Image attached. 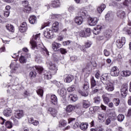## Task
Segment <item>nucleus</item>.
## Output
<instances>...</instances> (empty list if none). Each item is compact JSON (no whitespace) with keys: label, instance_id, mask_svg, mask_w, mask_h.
Returning <instances> with one entry per match:
<instances>
[{"label":"nucleus","instance_id":"1","mask_svg":"<svg viewBox=\"0 0 131 131\" xmlns=\"http://www.w3.org/2000/svg\"><path fill=\"white\" fill-rule=\"evenodd\" d=\"M40 36V34H36L35 36H33L32 39L30 41V43L32 46V50H34L35 48H37L38 49V52L40 53V56L41 58H46V57L49 56V51H48V50H47V48L46 47H37L36 45V42L35 40H36L37 38H39Z\"/></svg>","mask_w":131,"mask_h":131},{"label":"nucleus","instance_id":"2","mask_svg":"<svg viewBox=\"0 0 131 131\" xmlns=\"http://www.w3.org/2000/svg\"><path fill=\"white\" fill-rule=\"evenodd\" d=\"M88 8H84L80 10L78 13V16H76L74 18V21L77 25H81L83 22V18L82 17H86L89 15L88 12Z\"/></svg>","mask_w":131,"mask_h":131},{"label":"nucleus","instance_id":"3","mask_svg":"<svg viewBox=\"0 0 131 131\" xmlns=\"http://www.w3.org/2000/svg\"><path fill=\"white\" fill-rule=\"evenodd\" d=\"M101 80H103V82L102 81L103 84L105 85V90L107 91V92H113L114 91V85L112 82H107V80H109V76H108L107 74H104L103 77H101Z\"/></svg>","mask_w":131,"mask_h":131},{"label":"nucleus","instance_id":"4","mask_svg":"<svg viewBox=\"0 0 131 131\" xmlns=\"http://www.w3.org/2000/svg\"><path fill=\"white\" fill-rule=\"evenodd\" d=\"M49 68L50 70H51L52 73V74H56L57 73V71H58V67H57V66L52 61H49L47 63Z\"/></svg>","mask_w":131,"mask_h":131},{"label":"nucleus","instance_id":"5","mask_svg":"<svg viewBox=\"0 0 131 131\" xmlns=\"http://www.w3.org/2000/svg\"><path fill=\"white\" fill-rule=\"evenodd\" d=\"M128 89V85L127 84H123L121 89V94L123 98L126 97V94H127Z\"/></svg>","mask_w":131,"mask_h":131},{"label":"nucleus","instance_id":"6","mask_svg":"<svg viewBox=\"0 0 131 131\" xmlns=\"http://www.w3.org/2000/svg\"><path fill=\"white\" fill-rule=\"evenodd\" d=\"M120 71H119V69L117 67H113L111 68L110 71V74L112 76H118L119 75Z\"/></svg>","mask_w":131,"mask_h":131},{"label":"nucleus","instance_id":"7","mask_svg":"<svg viewBox=\"0 0 131 131\" xmlns=\"http://www.w3.org/2000/svg\"><path fill=\"white\" fill-rule=\"evenodd\" d=\"M92 62H90L86 64L85 66L82 69V72H85L86 73H90L92 71Z\"/></svg>","mask_w":131,"mask_h":131},{"label":"nucleus","instance_id":"8","mask_svg":"<svg viewBox=\"0 0 131 131\" xmlns=\"http://www.w3.org/2000/svg\"><path fill=\"white\" fill-rule=\"evenodd\" d=\"M125 44V37H122L116 41V46L119 49H121L124 45Z\"/></svg>","mask_w":131,"mask_h":131},{"label":"nucleus","instance_id":"9","mask_svg":"<svg viewBox=\"0 0 131 131\" xmlns=\"http://www.w3.org/2000/svg\"><path fill=\"white\" fill-rule=\"evenodd\" d=\"M24 116V112L22 110L15 111L14 117L17 119H21Z\"/></svg>","mask_w":131,"mask_h":131},{"label":"nucleus","instance_id":"10","mask_svg":"<svg viewBox=\"0 0 131 131\" xmlns=\"http://www.w3.org/2000/svg\"><path fill=\"white\" fill-rule=\"evenodd\" d=\"M43 34L46 38H52L53 35H54V32L53 30L50 29H47V30L44 31Z\"/></svg>","mask_w":131,"mask_h":131},{"label":"nucleus","instance_id":"11","mask_svg":"<svg viewBox=\"0 0 131 131\" xmlns=\"http://www.w3.org/2000/svg\"><path fill=\"white\" fill-rule=\"evenodd\" d=\"M27 29V24H26V22L22 23L19 27V31L21 33L26 32Z\"/></svg>","mask_w":131,"mask_h":131},{"label":"nucleus","instance_id":"12","mask_svg":"<svg viewBox=\"0 0 131 131\" xmlns=\"http://www.w3.org/2000/svg\"><path fill=\"white\" fill-rule=\"evenodd\" d=\"M88 23L90 26H95L98 23V18L96 17L90 18L88 20Z\"/></svg>","mask_w":131,"mask_h":131},{"label":"nucleus","instance_id":"13","mask_svg":"<svg viewBox=\"0 0 131 131\" xmlns=\"http://www.w3.org/2000/svg\"><path fill=\"white\" fill-rule=\"evenodd\" d=\"M73 79H74V77L71 74H68L66 75L64 79V82L70 83V82H71Z\"/></svg>","mask_w":131,"mask_h":131},{"label":"nucleus","instance_id":"14","mask_svg":"<svg viewBox=\"0 0 131 131\" xmlns=\"http://www.w3.org/2000/svg\"><path fill=\"white\" fill-rule=\"evenodd\" d=\"M117 16L118 18H120V19H124L126 17V14L124 11L119 10L117 13Z\"/></svg>","mask_w":131,"mask_h":131},{"label":"nucleus","instance_id":"15","mask_svg":"<svg viewBox=\"0 0 131 131\" xmlns=\"http://www.w3.org/2000/svg\"><path fill=\"white\" fill-rule=\"evenodd\" d=\"M91 46H92V43L91 42H86L85 43V45L83 46H81L80 47V50L83 51L84 53H86V51L85 49H88V48H91Z\"/></svg>","mask_w":131,"mask_h":131},{"label":"nucleus","instance_id":"16","mask_svg":"<svg viewBox=\"0 0 131 131\" xmlns=\"http://www.w3.org/2000/svg\"><path fill=\"white\" fill-rule=\"evenodd\" d=\"M51 6L52 8H59L61 6V3L59 0H54L51 2Z\"/></svg>","mask_w":131,"mask_h":131},{"label":"nucleus","instance_id":"17","mask_svg":"<svg viewBox=\"0 0 131 131\" xmlns=\"http://www.w3.org/2000/svg\"><path fill=\"white\" fill-rule=\"evenodd\" d=\"M57 93L60 97H65V95L67 93V91H66V89H65V88L63 87L62 88H61L60 90H58L57 91Z\"/></svg>","mask_w":131,"mask_h":131},{"label":"nucleus","instance_id":"18","mask_svg":"<svg viewBox=\"0 0 131 131\" xmlns=\"http://www.w3.org/2000/svg\"><path fill=\"white\" fill-rule=\"evenodd\" d=\"M121 75L123 77H128L131 75V72L127 70H123L121 72Z\"/></svg>","mask_w":131,"mask_h":131},{"label":"nucleus","instance_id":"19","mask_svg":"<svg viewBox=\"0 0 131 131\" xmlns=\"http://www.w3.org/2000/svg\"><path fill=\"white\" fill-rule=\"evenodd\" d=\"M43 75L45 79H51L52 75H54V74H53V73H51L50 71H45Z\"/></svg>","mask_w":131,"mask_h":131},{"label":"nucleus","instance_id":"20","mask_svg":"<svg viewBox=\"0 0 131 131\" xmlns=\"http://www.w3.org/2000/svg\"><path fill=\"white\" fill-rule=\"evenodd\" d=\"M76 107V106L74 105L70 104L66 107V111L68 113H71V112L74 111V109H75Z\"/></svg>","mask_w":131,"mask_h":131},{"label":"nucleus","instance_id":"21","mask_svg":"<svg viewBox=\"0 0 131 131\" xmlns=\"http://www.w3.org/2000/svg\"><path fill=\"white\" fill-rule=\"evenodd\" d=\"M52 49L54 52H57L58 51V49L61 48V44L59 43H57L56 42H54L52 43Z\"/></svg>","mask_w":131,"mask_h":131},{"label":"nucleus","instance_id":"22","mask_svg":"<svg viewBox=\"0 0 131 131\" xmlns=\"http://www.w3.org/2000/svg\"><path fill=\"white\" fill-rule=\"evenodd\" d=\"M48 112L54 117H56V116L57 115V114L58 113V111H57V110L53 107H49L48 109Z\"/></svg>","mask_w":131,"mask_h":131},{"label":"nucleus","instance_id":"23","mask_svg":"<svg viewBox=\"0 0 131 131\" xmlns=\"http://www.w3.org/2000/svg\"><path fill=\"white\" fill-rule=\"evenodd\" d=\"M51 102L53 105H57L58 104V98L55 95H52L51 96Z\"/></svg>","mask_w":131,"mask_h":131},{"label":"nucleus","instance_id":"24","mask_svg":"<svg viewBox=\"0 0 131 131\" xmlns=\"http://www.w3.org/2000/svg\"><path fill=\"white\" fill-rule=\"evenodd\" d=\"M29 21L31 24H35L37 22V18L36 16L34 15H32L29 18Z\"/></svg>","mask_w":131,"mask_h":131},{"label":"nucleus","instance_id":"25","mask_svg":"<svg viewBox=\"0 0 131 131\" xmlns=\"http://www.w3.org/2000/svg\"><path fill=\"white\" fill-rule=\"evenodd\" d=\"M52 28L54 32H57L59 30V23L58 21L54 23L52 25Z\"/></svg>","mask_w":131,"mask_h":131},{"label":"nucleus","instance_id":"26","mask_svg":"<svg viewBox=\"0 0 131 131\" xmlns=\"http://www.w3.org/2000/svg\"><path fill=\"white\" fill-rule=\"evenodd\" d=\"M80 129L82 130H85L89 127V123L86 122H82L79 125Z\"/></svg>","mask_w":131,"mask_h":131},{"label":"nucleus","instance_id":"27","mask_svg":"<svg viewBox=\"0 0 131 131\" xmlns=\"http://www.w3.org/2000/svg\"><path fill=\"white\" fill-rule=\"evenodd\" d=\"M4 115H5V116H6L7 117L11 116V115H12V110H11V108H8L5 109L4 111Z\"/></svg>","mask_w":131,"mask_h":131},{"label":"nucleus","instance_id":"28","mask_svg":"<svg viewBox=\"0 0 131 131\" xmlns=\"http://www.w3.org/2000/svg\"><path fill=\"white\" fill-rule=\"evenodd\" d=\"M90 82L91 89L96 88V86H97V81H96V80H95V78L94 77H91Z\"/></svg>","mask_w":131,"mask_h":131},{"label":"nucleus","instance_id":"29","mask_svg":"<svg viewBox=\"0 0 131 131\" xmlns=\"http://www.w3.org/2000/svg\"><path fill=\"white\" fill-rule=\"evenodd\" d=\"M6 28L7 30L10 31V32H14L15 31V28L14 27V26L11 24L6 25Z\"/></svg>","mask_w":131,"mask_h":131},{"label":"nucleus","instance_id":"30","mask_svg":"<svg viewBox=\"0 0 131 131\" xmlns=\"http://www.w3.org/2000/svg\"><path fill=\"white\" fill-rule=\"evenodd\" d=\"M29 123H32L33 125L37 126L38 125L39 122L37 120H35L33 118H30L28 119Z\"/></svg>","mask_w":131,"mask_h":131},{"label":"nucleus","instance_id":"31","mask_svg":"<svg viewBox=\"0 0 131 131\" xmlns=\"http://www.w3.org/2000/svg\"><path fill=\"white\" fill-rule=\"evenodd\" d=\"M105 8L106 5L105 4H102L97 8V11L99 14H101Z\"/></svg>","mask_w":131,"mask_h":131},{"label":"nucleus","instance_id":"32","mask_svg":"<svg viewBox=\"0 0 131 131\" xmlns=\"http://www.w3.org/2000/svg\"><path fill=\"white\" fill-rule=\"evenodd\" d=\"M112 34V30H107L104 33V35L105 37L107 38H110L111 37V35Z\"/></svg>","mask_w":131,"mask_h":131},{"label":"nucleus","instance_id":"33","mask_svg":"<svg viewBox=\"0 0 131 131\" xmlns=\"http://www.w3.org/2000/svg\"><path fill=\"white\" fill-rule=\"evenodd\" d=\"M101 29H102L101 26H98L97 27L94 28V30H93L94 34L96 35L99 34L100 31H101Z\"/></svg>","mask_w":131,"mask_h":131},{"label":"nucleus","instance_id":"34","mask_svg":"<svg viewBox=\"0 0 131 131\" xmlns=\"http://www.w3.org/2000/svg\"><path fill=\"white\" fill-rule=\"evenodd\" d=\"M33 70L35 71L37 70L39 74H41V73H42V71H43V68L41 67L35 66L33 67Z\"/></svg>","mask_w":131,"mask_h":131},{"label":"nucleus","instance_id":"35","mask_svg":"<svg viewBox=\"0 0 131 131\" xmlns=\"http://www.w3.org/2000/svg\"><path fill=\"white\" fill-rule=\"evenodd\" d=\"M36 93L39 97H41V98H42L43 96V90L42 89L40 88H38V89L36 90Z\"/></svg>","mask_w":131,"mask_h":131},{"label":"nucleus","instance_id":"36","mask_svg":"<svg viewBox=\"0 0 131 131\" xmlns=\"http://www.w3.org/2000/svg\"><path fill=\"white\" fill-rule=\"evenodd\" d=\"M69 98L72 102H76L77 100V96L74 94H70L69 96Z\"/></svg>","mask_w":131,"mask_h":131},{"label":"nucleus","instance_id":"37","mask_svg":"<svg viewBox=\"0 0 131 131\" xmlns=\"http://www.w3.org/2000/svg\"><path fill=\"white\" fill-rule=\"evenodd\" d=\"M91 106V103L88 100H83V108H89Z\"/></svg>","mask_w":131,"mask_h":131},{"label":"nucleus","instance_id":"38","mask_svg":"<svg viewBox=\"0 0 131 131\" xmlns=\"http://www.w3.org/2000/svg\"><path fill=\"white\" fill-rule=\"evenodd\" d=\"M66 124H67L66 123V121L65 120H61L59 122L58 126L59 127H63L64 126H66Z\"/></svg>","mask_w":131,"mask_h":131},{"label":"nucleus","instance_id":"39","mask_svg":"<svg viewBox=\"0 0 131 131\" xmlns=\"http://www.w3.org/2000/svg\"><path fill=\"white\" fill-rule=\"evenodd\" d=\"M91 131H103L104 128H103V126H99L95 128H91L90 129Z\"/></svg>","mask_w":131,"mask_h":131},{"label":"nucleus","instance_id":"40","mask_svg":"<svg viewBox=\"0 0 131 131\" xmlns=\"http://www.w3.org/2000/svg\"><path fill=\"white\" fill-rule=\"evenodd\" d=\"M54 83L58 88V89H62L64 88V85L63 84L60 83V82H58L57 81H54Z\"/></svg>","mask_w":131,"mask_h":131},{"label":"nucleus","instance_id":"41","mask_svg":"<svg viewBox=\"0 0 131 131\" xmlns=\"http://www.w3.org/2000/svg\"><path fill=\"white\" fill-rule=\"evenodd\" d=\"M19 62L21 64H24L27 62V59H26V57L21 56L19 58Z\"/></svg>","mask_w":131,"mask_h":131},{"label":"nucleus","instance_id":"42","mask_svg":"<svg viewBox=\"0 0 131 131\" xmlns=\"http://www.w3.org/2000/svg\"><path fill=\"white\" fill-rule=\"evenodd\" d=\"M117 119L118 121H119L120 122H121L124 120V115L122 114H119L117 118Z\"/></svg>","mask_w":131,"mask_h":131},{"label":"nucleus","instance_id":"43","mask_svg":"<svg viewBox=\"0 0 131 131\" xmlns=\"http://www.w3.org/2000/svg\"><path fill=\"white\" fill-rule=\"evenodd\" d=\"M113 102L115 106H119V104H120V100H119V98H114Z\"/></svg>","mask_w":131,"mask_h":131},{"label":"nucleus","instance_id":"44","mask_svg":"<svg viewBox=\"0 0 131 131\" xmlns=\"http://www.w3.org/2000/svg\"><path fill=\"white\" fill-rule=\"evenodd\" d=\"M102 98L104 103L106 105L109 103V102H110V99L108 97H106L105 95L102 96Z\"/></svg>","mask_w":131,"mask_h":131},{"label":"nucleus","instance_id":"45","mask_svg":"<svg viewBox=\"0 0 131 131\" xmlns=\"http://www.w3.org/2000/svg\"><path fill=\"white\" fill-rule=\"evenodd\" d=\"M94 103L96 104H100V103H101V97L99 96H96L94 97Z\"/></svg>","mask_w":131,"mask_h":131},{"label":"nucleus","instance_id":"46","mask_svg":"<svg viewBox=\"0 0 131 131\" xmlns=\"http://www.w3.org/2000/svg\"><path fill=\"white\" fill-rule=\"evenodd\" d=\"M30 77L31 79H33V78H35L36 77V72L32 71L30 73Z\"/></svg>","mask_w":131,"mask_h":131},{"label":"nucleus","instance_id":"47","mask_svg":"<svg viewBox=\"0 0 131 131\" xmlns=\"http://www.w3.org/2000/svg\"><path fill=\"white\" fill-rule=\"evenodd\" d=\"M5 124L7 128H12V127H13V124L10 121H7L6 122Z\"/></svg>","mask_w":131,"mask_h":131},{"label":"nucleus","instance_id":"48","mask_svg":"<svg viewBox=\"0 0 131 131\" xmlns=\"http://www.w3.org/2000/svg\"><path fill=\"white\" fill-rule=\"evenodd\" d=\"M75 85H72L71 86L68 88V92H74L75 91Z\"/></svg>","mask_w":131,"mask_h":131},{"label":"nucleus","instance_id":"49","mask_svg":"<svg viewBox=\"0 0 131 131\" xmlns=\"http://www.w3.org/2000/svg\"><path fill=\"white\" fill-rule=\"evenodd\" d=\"M24 11L26 13H30L31 12V7L28 6L24 8Z\"/></svg>","mask_w":131,"mask_h":131},{"label":"nucleus","instance_id":"50","mask_svg":"<svg viewBox=\"0 0 131 131\" xmlns=\"http://www.w3.org/2000/svg\"><path fill=\"white\" fill-rule=\"evenodd\" d=\"M85 36H90L91 35V29L87 28L85 31Z\"/></svg>","mask_w":131,"mask_h":131},{"label":"nucleus","instance_id":"51","mask_svg":"<svg viewBox=\"0 0 131 131\" xmlns=\"http://www.w3.org/2000/svg\"><path fill=\"white\" fill-rule=\"evenodd\" d=\"M98 117L99 120H102V119H104V118H105V114H99L98 115Z\"/></svg>","mask_w":131,"mask_h":131},{"label":"nucleus","instance_id":"52","mask_svg":"<svg viewBox=\"0 0 131 131\" xmlns=\"http://www.w3.org/2000/svg\"><path fill=\"white\" fill-rule=\"evenodd\" d=\"M109 107V108H113V110H115V107H114V104H113V102H111L108 103V104H106Z\"/></svg>","mask_w":131,"mask_h":131},{"label":"nucleus","instance_id":"53","mask_svg":"<svg viewBox=\"0 0 131 131\" xmlns=\"http://www.w3.org/2000/svg\"><path fill=\"white\" fill-rule=\"evenodd\" d=\"M92 90V94H96V93H98V92H99V89H98V88L97 86L93 88H91Z\"/></svg>","mask_w":131,"mask_h":131},{"label":"nucleus","instance_id":"54","mask_svg":"<svg viewBox=\"0 0 131 131\" xmlns=\"http://www.w3.org/2000/svg\"><path fill=\"white\" fill-rule=\"evenodd\" d=\"M89 88H90V84H89V82H86L84 84V87L83 89L85 90H88Z\"/></svg>","mask_w":131,"mask_h":131},{"label":"nucleus","instance_id":"55","mask_svg":"<svg viewBox=\"0 0 131 131\" xmlns=\"http://www.w3.org/2000/svg\"><path fill=\"white\" fill-rule=\"evenodd\" d=\"M60 52L61 54H62L63 55L67 53V50L64 48H60Z\"/></svg>","mask_w":131,"mask_h":131},{"label":"nucleus","instance_id":"56","mask_svg":"<svg viewBox=\"0 0 131 131\" xmlns=\"http://www.w3.org/2000/svg\"><path fill=\"white\" fill-rule=\"evenodd\" d=\"M131 4V0H125L124 2L123 3L124 6H127Z\"/></svg>","mask_w":131,"mask_h":131},{"label":"nucleus","instance_id":"57","mask_svg":"<svg viewBox=\"0 0 131 131\" xmlns=\"http://www.w3.org/2000/svg\"><path fill=\"white\" fill-rule=\"evenodd\" d=\"M28 1H24L22 2V5L24 8H26V7H28Z\"/></svg>","mask_w":131,"mask_h":131},{"label":"nucleus","instance_id":"58","mask_svg":"<svg viewBox=\"0 0 131 131\" xmlns=\"http://www.w3.org/2000/svg\"><path fill=\"white\" fill-rule=\"evenodd\" d=\"M105 124L106 125H109L110 123H111V118H108L105 121Z\"/></svg>","mask_w":131,"mask_h":131},{"label":"nucleus","instance_id":"59","mask_svg":"<svg viewBox=\"0 0 131 131\" xmlns=\"http://www.w3.org/2000/svg\"><path fill=\"white\" fill-rule=\"evenodd\" d=\"M80 36H81V37H88V36H85V32L84 31H81L80 34H79Z\"/></svg>","mask_w":131,"mask_h":131},{"label":"nucleus","instance_id":"60","mask_svg":"<svg viewBox=\"0 0 131 131\" xmlns=\"http://www.w3.org/2000/svg\"><path fill=\"white\" fill-rule=\"evenodd\" d=\"M100 72L99 71H96V73L95 74V77L97 79H99L100 78Z\"/></svg>","mask_w":131,"mask_h":131},{"label":"nucleus","instance_id":"61","mask_svg":"<svg viewBox=\"0 0 131 131\" xmlns=\"http://www.w3.org/2000/svg\"><path fill=\"white\" fill-rule=\"evenodd\" d=\"M81 96H82L83 97H88V92H80Z\"/></svg>","mask_w":131,"mask_h":131},{"label":"nucleus","instance_id":"62","mask_svg":"<svg viewBox=\"0 0 131 131\" xmlns=\"http://www.w3.org/2000/svg\"><path fill=\"white\" fill-rule=\"evenodd\" d=\"M74 10H75V9L74 8V7H73V6H70V7L68 9L69 12H70L71 13L72 12H74Z\"/></svg>","mask_w":131,"mask_h":131},{"label":"nucleus","instance_id":"63","mask_svg":"<svg viewBox=\"0 0 131 131\" xmlns=\"http://www.w3.org/2000/svg\"><path fill=\"white\" fill-rule=\"evenodd\" d=\"M104 54L106 57H108V56H109L110 55V52L109 51H107V50L105 49L104 50Z\"/></svg>","mask_w":131,"mask_h":131},{"label":"nucleus","instance_id":"64","mask_svg":"<svg viewBox=\"0 0 131 131\" xmlns=\"http://www.w3.org/2000/svg\"><path fill=\"white\" fill-rule=\"evenodd\" d=\"M124 29L126 31L128 34H131V28H128L127 29L124 28Z\"/></svg>","mask_w":131,"mask_h":131}]
</instances>
